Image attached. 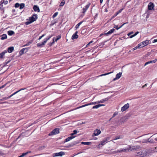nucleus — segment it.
<instances>
[{"label":"nucleus","mask_w":157,"mask_h":157,"mask_svg":"<svg viewBox=\"0 0 157 157\" xmlns=\"http://www.w3.org/2000/svg\"><path fill=\"white\" fill-rule=\"evenodd\" d=\"M37 18V15L36 14H34L32 17L29 18V19L32 21L33 22L36 21Z\"/></svg>","instance_id":"obj_9"},{"label":"nucleus","mask_w":157,"mask_h":157,"mask_svg":"<svg viewBox=\"0 0 157 157\" xmlns=\"http://www.w3.org/2000/svg\"><path fill=\"white\" fill-rule=\"evenodd\" d=\"M27 153L26 152L25 153H23L21 155H22V157H24V156H25V155H27Z\"/></svg>","instance_id":"obj_47"},{"label":"nucleus","mask_w":157,"mask_h":157,"mask_svg":"<svg viewBox=\"0 0 157 157\" xmlns=\"http://www.w3.org/2000/svg\"><path fill=\"white\" fill-rule=\"evenodd\" d=\"M58 13V12H56L55 13H54L52 16V18H54L56 17Z\"/></svg>","instance_id":"obj_34"},{"label":"nucleus","mask_w":157,"mask_h":157,"mask_svg":"<svg viewBox=\"0 0 157 157\" xmlns=\"http://www.w3.org/2000/svg\"><path fill=\"white\" fill-rule=\"evenodd\" d=\"M138 48H141L140 47V46H139L138 44V45L137 46H136V47L135 48H133L132 49V50H136Z\"/></svg>","instance_id":"obj_32"},{"label":"nucleus","mask_w":157,"mask_h":157,"mask_svg":"<svg viewBox=\"0 0 157 157\" xmlns=\"http://www.w3.org/2000/svg\"><path fill=\"white\" fill-rule=\"evenodd\" d=\"M120 138V137H117V138H116L114 139L113 140H117V139H119Z\"/></svg>","instance_id":"obj_64"},{"label":"nucleus","mask_w":157,"mask_h":157,"mask_svg":"<svg viewBox=\"0 0 157 157\" xmlns=\"http://www.w3.org/2000/svg\"><path fill=\"white\" fill-rule=\"evenodd\" d=\"M83 21H81L78 24L75 26V28L77 29L79 28V26L82 23Z\"/></svg>","instance_id":"obj_24"},{"label":"nucleus","mask_w":157,"mask_h":157,"mask_svg":"<svg viewBox=\"0 0 157 157\" xmlns=\"http://www.w3.org/2000/svg\"><path fill=\"white\" fill-rule=\"evenodd\" d=\"M115 29H111L107 33H105L104 34L105 35H108V34H110L112 33H113L114 31H115Z\"/></svg>","instance_id":"obj_17"},{"label":"nucleus","mask_w":157,"mask_h":157,"mask_svg":"<svg viewBox=\"0 0 157 157\" xmlns=\"http://www.w3.org/2000/svg\"><path fill=\"white\" fill-rule=\"evenodd\" d=\"M13 95H13V94H12L11 95H10V96H8L9 97V98H10L11 97H12V96H13Z\"/></svg>","instance_id":"obj_62"},{"label":"nucleus","mask_w":157,"mask_h":157,"mask_svg":"<svg viewBox=\"0 0 157 157\" xmlns=\"http://www.w3.org/2000/svg\"><path fill=\"white\" fill-rule=\"evenodd\" d=\"M128 22H126V23H124V24H123L122 25H121L120 27H119V29L121 28L125 24H127V23Z\"/></svg>","instance_id":"obj_50"},{"label":"nucleus","mask_w":157,"mask_h":157,"mask_svg":"<svg viewBox=\"0 0 157 157\" xmlns=\"http://www.w3.org/2000/svg\"><path fill=\"white\" fill-rule=\"evenodd\" d=\"M65 155V153L63 151H60L59 152L55 153L53 154V157L56 156H62L63 155Z\"/></svg>","instance_id":"obj_7"},{"label":"nucleus","mask_w":157,"mask_h":157,"mask_svg":"<svg viewBox=\"0 0 157 157\" xmlns=\"http://www.w3.org/2000/svg\"><path fill=\"white\" fill-rule=\"evenodd\" d=\"M33 9L35 11H37L38 12H40V9L39 7L36 5H35L33 6Z\"/></svg>","instance_id":"obj_19"},{"label":"nucleus","mask_w":157,"mask_h":157,"mask_svg":"<svg viewBox=\"0 0 157 157\" xmlns=\"http://www.w3.org/2000/svg\"><path fill=\"white\" fill-rule=\"evenodd\" d=\"M117 79H118L117 78H116V77L115 78L113 79V81H114Z\"/></svg>","instance_id":"obj_60"},{"label":"nucleus","mask_w":157,"mask_h":157,"mask_svg":"<svg viewBox=\"0 0 157 157\" xmlns=\"http://www.w3.org/2000/svg\"><path fill=\"white\" fill-rule=\"evenodd\" d=\"M114 28L116 29L117 30H118L119 29V27H118V26L117 25H115L114 26Z\"/></svg>","instance_id":"obj_43"},{"label":"nucleus","mask_w":157,"mask_h":157,"mask_svg":"<svg viewBox=\"0 0 157 157\" xmlns=\"http://www.w3.org/2000/svg\"><path fill=\"white\" fill-rule=\"evenodd\" d=\"M113 71H112V72H109V73H105V74H102V75H99V76H105V75H109V74H110L112 73H113Z\"/></svg>","instance_id":"obj_27"},{"label":"nucleus","mask_w":157,"mask_h":157,"mask_svg":"<svg viewBox=\"0 0 157 157\" xmlns=\"http://www.w3.org/2000/svg\"><path fill=\"white\" fill-rule=\"evenodd\" d=\"M7 51L6 50H5L0 54V58L2 59L3 58L4 56L7 53Z\"/></svg>","instance_id":"obj_16"},{"label":"nucleus","mask_w":157,"mask_h":157,"mask_svg":"<svg viewBox=\"0 0 157 157\" xmlns=\"http://www.w3.org/2000/svg\"><path fill=\"white\" fill-rule=\"evenodd\" d=\"M75 137V136H69L65 139L64 142H68L71 140H72V139L74 138Z\"/></svg>","instance_id":"obj_15"},{"label":"nucleus","mask_w":157,"mask_h":157,"mask_svg":"<svg viewBox=\"0 0 157 157\" xmlns=\"http://www.w3.org/2000/svg\"><path fill=\"white\" fill-rule=\"evenodd\" d=\"M14 50L13 47H10L8 48L7 51L8 52L10 53L13 52Z\"/></svg>","instance_id":"obj_18"},{"label":"nucleus","mask_w":157,"mask_h":157,"mask_svg":"<svg viewBox=\"0 0 157 157\" xmlns=\"http://www.w3.org/2000/svg\"><path fill=\"white\" fill-rule=\"evenodd\" d=\"M148 142L153 143L154 140H153L150 139V138H149L147 140L143 141L142 142L143 143H147Z\"/></svg>","instance_id":"obj_20"},{"label":"nucleus","mask_w":157,"mask_h":157,"mask_svg":"<svg viewBox=\"0 0 157 157\" xmlns=\"http://www.w3.org/2000/svg\"><path fill=\"white\" fill-rule=\"evenodd\" d=\"M65 4V1L64 0H63L62 2H61L59 6H62Z\"/></svg>","instance_id":"obj_28"},{"label":"nucleus","mask_w":157,"mask_h":157,"mask_svg":"<svg viewBox=\"0 0 157 157\" xmlns=\"http://www.w3.org/2000/svg\"><path fill=\"white\" fill-rule=\"evenodd\" d=\"M20 9H21L25 7V4L24 3H21L20 4Z\"/></svg>","instance_id":"obj_25"},{"label":"nucleus","mask_w":157,"mask_h":157,"mask_svg":"<svg viewBox=\"0 0 157 157\" xmlns=\"http://www.w3.org/2000/svg\"><path fill=\"white\" fill-rule=\"evenodd\" d=\"M20 6V4L18 3H16L15 5V7L16 8H18Z\"/></svg>","instance_id":"obj_38"},{"label":"nucleus","mask_w":157,"mask_h":157,"mask_svg":"<svg viewBox=\"0 0 157 157\" xmlns=\"http://www.w3.org/2000/svg\"><path fill=\"white\" fill-rule=\"evenodd\" d=\"M91 144L90 142H82V144L86 145H90Z\"/></svg>","instance_id":"obj_26"},{"label":"nucleus","mask_w":157,"mask_h":157,"mask_svg":"<svg viewBox=\"0 0 157 157\" xmlns=\"http://www.w3.org/2000/svg\"><path fill=\"white\" fill-rule=\"evenodd\" d=\"M157 61V59H154V60H152L151 61H152V63H155L156 61Z\"/></svg>","instance_id":"obj_49"},{"label":"nucleus","mask_w":157,"mask_h":157,"mask_svg":"<svg viewBox=\"0 0 157 157\" xmlns=\"http://www.w3.org/2000/svg\"><path fill=\"white\" fill-rule=\"evenodd\" d=\"M101 132L100 130L96 129L94 131V132L93 134V136H96L98 135Z\"/></svg>","instance_id":"obj_11"},{"label":"nucleus","mask_w":157,"mask_h":157,"mask_svg":"<svg viewBox=\"0 0 157 157\" xmlns=\"http://www.w3.org/2000/svg\"><path fill=\"white\" fill-rule=\"evenodd\" d=\"M135 36V35L134 34V35H132L131 36H130L129 37H130V38H133V37H134Z\"/></svg>","instance_id":"obj_51"},{"label":"nucleus","mask_w":157,"mask_h":157,"mask_svg":"<svg viewBox=\"0 0 157 157\" xmlns=\"http://www.w3.org/2000/svg\"><path fill=\"white\" fill-rule=\"evenodd\" d=\"M2 3H4L5 5L7 4L8 2L7 1H5V0H2L1 1Z\"/></svg>","instance_id":"obj_29"},{"label":"nucleus","mask_w":157,"mask_h":157,"mask_svg":"<svg viewBox=\"0 0 157 157\" xmlns=\"http://www.w3.org/2000/svg\"><path fill=\"white\" fill-rule=\"evenodd\" d=\"M93 42V41H91L86 45L87 46L88 45H89L90 44L92 43Z\"/></svg>","instance_id":"obj_55"},{"label":"nucleus","mask_w":157,"mask_h":157,"mask_svg":"<svg viewBox=\"0 0 157 157\" xmlns=\"http://www.w3.org/2000/svg\"><path fill=\"white\" fill-rule=\"evenodd\" d=\"M25 89H26L24 88H21V89H20V90H20V91H21V90H25Z\"/></svg>","instance_id":"obj_59"},{"label":"nucleus","mask_w":157,"mask_h":157,"mask_svg":"<svg viewBox=\"0 0 157 157\" xmlns=\"http://www.w3.org/2000/svg\"><path fill=\"white\" fill-rule=\"evenodd\" d=\"M118 14H117V13H116L114 14V15L112 17V19H113V18H114L115 17H116Z\"/></svg>","instance_id":"obj_45"},{"label":"nucleus","mask_w":157,"mask_h":157,"mask_svg":"<svg viewBox=\"0 0 157 157\" xmlns=\"http://www.w3.org/2000/svg\"><path fill=\"white\" fill-rule=\"evenodd\" d=\"M148 44V40H146L143 41L138 44L139 46H140L141 48H142Z\"/></svg>","instance_id":"obj_5"},{"label":"nucleus","mask_w":157,"mask_h":157,"mask_svg":"<svg viewBox=\"0 0 157 157\" xmlns=\"http://www.w3.org/2000/svg\"><path fill=\"white\" fill-rule=\"evenodd\" d=\"M59 129L58 128H56L50 133L48 135L52 136L57 134L59 132Z\"/></svg>","instance_id":"obj_4"},{"label":"nucleus","mask_w":157,"mask_h":157,"mask_svg":"<svg viewBox=\"0 0 157 157\" xmlns=\"http://www.w3.org/2000/svg\"><path fill=\"white\" fill-rule=\"evenodd\" d=\"M8 34L10 36H11L14 34V32L11 30L9 31L8 32Z\"/></svg>","instance_id":"obj_23"},{"label":"nucleus","mask_w":157,"mask_h":157,"mask_svg":"<svg viewBox=\"0 0 157 157\" xmlns=\"http://www.w3.org/2000/svg\"><path fill=\"white\" fill-rule=\"evenodd\" d=\"M9 99V97H5L3 98L2 99H1L2 101L5 100Z\"/></svg>","instance_id":"obj_41"},{"label":"nucleus","mask_w":157,"mask_h":157,"mask_svg":"<svg viewBox=\"0 0 157 157\" xmlns=\"http://www.w3.org/2000/svg\"><path fill=\"white\" fill-rule=\"evenodd\" d=\"M128 151V148H126L124 149L123 148H121L120 150H117V152H124L126 151Z\"/></svg>","instance_id":"obj_12"},{"label":"nucleus","mask_w":157,"mask_h":157,"mask_svg":"<svg viewBox=\"0 0 157 157\" xmlns=\"http://www.w3.org/2000/svg\"><path fill=\"white\" fill-rule=\"evenodd\" d=\"M25 50H27L26 48H23L21 50L20 52L22 53H24Z\"/></svg>","instance_id":"obj_33"},{"label":"nucleus","mask_w":157,"mask_h":157,"mask_svg":"<svg viewBox=\"0 0 157 157\" xmlns=\"http://www.w3.org/2000/svg\"><path fill=\"white\" fill-rule=\"evenodd\" d=\"M121 75L122 73L121 72H119V73L117 74L116 76V78H117L118 79H119L121 76Z\"/></svg>","instance_id":"obj_22"},{"label":"nucleus","mask_w":157,"mask_h":157,"mask_svg":"<svg viewBox=\"0 0 157 157\" xmlns=\"http://www.w3.org/2000/svg\"><path fill=\"white\" fill-rule=\"evenodd\" d=\"M117 113H114L113 114V117H114L115 116L117 115Z\"/></svg>","instance_id":"obj_52"},{"label":"nucleus","mask_w":157,"mask_h":157,"mask_svg":"<svg viewBox=\"0 0 157 157\" xmlns=\"http://www.w3.org/2000/svg\"><path fill=\"white\" fill-rule=\"evenodd\" d=\"M90 5V3H89L87 5H86L82 9V13H85L86 12V10L89 7Z\"/></svg>","instance_id":"obj_10"},{"label":"nucleus","mask_w":157,"mask_h":157,"mask_svg":"<svg viewBox=\"0 0 157 157\" xmlns=\"http://www.w3.org/2000/svg\"><path fill=\"white\" fill-rule=\"evenodd\" d=\"M129 107V103L124 105L121 108V111L122 112H124L128 109Z\"/></svg>","instance_id":"obj_8"},{"label":"nucleus","mask_w":157,"mask_h":157,"mask_svg":"<svg viewBox=\"0 0 157 157\" xmlns=\"http://www.w3.org/2000/svg\"><path fill=\"white\" fill-rule=\"evenodd\" d=\"M33 22L32 21H31L29 19V21H26L25 23V24L26 25H28L31 23H32Z\"/></svg>","instance_id":"obj_30"},{"label":"nucleus","mask_w":157,"mask_h":157,"mask_svg":"<svg viewBox=\"0 0 157 157\" xmlns=\"http://www.w3.org/2000/svg\"><path fill=\"white\" fill-rule=\"evenodd\" d=\"M45 36V35L44 34H43V35H42L41 36H40L39 37L38 39L39 40L41 39L44 36Z\"/></svg>","instance_id":"obj_46"},{"label":"nucleus","mask_w":157,"mask_h":157,"mask_svg":"<svg viewBox=\"0 0 157 157\" xmlns=\"http://www.w3.org/2000/svg\"><path fill=\"white\" fill-rule=\"evenodd\" d=\"M133 32H130V33H128V34H127V35L128 36H130L131 34H133Z\"/></svg>","instance_id":"obj_48"},{"label":"nucleus","mask_w":157,"mask_h":157,"mask_svg":"<svg viewBox=\"0 0 157 157\" xmlns=\"http://www.w3.org/2000/svg\"><path fill=\"white\" fill-rule=\"evenodd\" d=\"M123 10V9H121L118 12H117V14H118L119 13H121L122 12Z\"/></svg>","instance_id":"obj_44"},{"label":"nucleus","mask_w":157,"mask_h":157,"mask_svg":"<svg viewBox=\"0 0 157 157\" xmlns=\"http://www.w3.org/2000/svg\"><path fill=\"white\" fill-rule=\"evenodd\" d=\"M52 36V35L48 36L47 38L44 39V41L42 43H38L37 44V46L39 47H43L44 45H45L47 41Z\"/></svg>","instance_id":"obj_1"},{"label":"nucleus","mask_w":157,"mask_h":157,"mask_svg":"<svg viewBox=\"0 0 157 157\" xmlns=\"http://www.w3.org/2000/svg\"><path fill=\"white\" fill-rule=\"evenodd\" d=\"M61 38V36L59 35L57 36V38L55 39V41L57 42L58 40H59Z\"/></svg>","instance_id":"obj_37"},{"label":"nucleus","mask_w":157,"mask_h":157,"mask_svg":"<svg viewBox=\"0 0 157 157\" xmlns=\"http://www.w3.org/2000/svg\"><path fill=\"white\" fill-rule=\"evenodd\" d=\"M154 8V5L153 3L150 2L148 5V9L149 10H151Z\"/></svg>","instance_id":"obj_14"},{"label":"nucleus","mask_w":157,"mask_h":157,"mask_svg":"<svg viewBox=\"0 0 157 157\" xmlns=\"http://www.w3.org/2000/svg\"><path fill=\"white\" fill-rule=\"evenodd\" d=\"M156 42H157V39L154 40L152 42L153 43H155Z\"/></svg>","instance_id":"obj_53"},{"label":"nucleus","mask_w":157,"mask_h":157,"mask_svg":"<svg viewBox=\"0 0 157 157\" xmlns=\"http://www.w3.org/2000/svg\"><path fill=\"white\" fill-rule=\"evenodd\" d=\"M99 107H100V106H99V105L98 104V105L94 106L92 108L93 109H98Z\"/></svg>","instance_id":"obj_35"},{"label":"nucleus","mask_w":157,"mask_h":157,"mask_svg":"<svg viewBox=\"0 0 157 157\" xmlns=\"http://www.w3.org/2000/svg\"><path fill=\"white\" fill-rule=\"evenodd\" d=\"M147 155V152L145 151H140L137 153V155L138 156L144 157Z\"/></svg>","instance_id":"obj_6"},{"label":"nucleus","mask_w":157,"mask_h":157,"mask_svg":"<svg viewBox=\"0 0 157 157\" xmlns=\"http://www.w3.org/2000/svg\"><path fill=\"white\" fill-rule=\"evenodd\" d=\"M78 32L76 31L74 34L71 37V39L74 40L75 39H77L78 37V36L77 35Z\"/></svg>","instance_id":"obj_13"},{"label":"nucleus","mask_w":157,"mask_h":157,"mask_svg":"<svg viewBox=\"0 0 157 157\" xmlns=\"http://www.w3.org/2000/svg\"><path fill=\"white\" fill-rule=\"evenodd\" d=\"M85 106V105H82L79 107H78V108H82V107H84Z\"/></svg>","instance_id":"obj_61"},{"label":"nucleus","mask_w":157,"mask_h":157,"mask_svg":"<svg viewBox=\"0 0 157 157\" xmlns=\"http://www.w3.org/2000/svg\"><path fill=\"white\" fill-rule=\"evenodd\" d=\"M90 103H89L85 104V106H88V105H90Z\"/></svg>","instance_id":"obj_56"},{"label":"nucleus","mask_w":157,"mask_h":157,"mask_svg":"<svg viewBox=\"0 0 157 157\" xmlns=\"http://www.w3.org/2000/svg\"><path fill=\"white\" fill-rule=\"evenodd\" d=\"M139 32H136L135 34V36H136V35H137L138 33H139Z\"/></svg>","instance_id":"obj_57"},{"label":"nucleus","mask_w":157,"mask_h":157,"mask_svg":"<svg viewBox=\"0 0 157 157\" xmlns=\"http://www.w3.org/2000/svg\"><path fill=\"white\" fill-rule=\"evenodd\" d=\"M108 100V99L107 98H105V99H103L104 102H105V101H107Z\"/></svg>","instance_id":"obj_54"},{"label":"nucleus","mask_w":157,"mask_h":157,"mask_svg":"<svg viewBox=\"0 0 157 157\" xmlns=\"http://www.w3.org/2000/svg\"><path fill=\"white\" fill-rule=\"evenodd\" d=\"M104 100L103 99H102L100 101H97L98 103H104Z\"/></svg>","instance_id":"obj_39"},{"label":"nucleus","mask_w":157,"mask_h":157,"mask_svg":"<svg viewBox=\"0 0 157 157\" xmlns=\"http://www.w3.org/2000/svg\"><path fill=\"white\" fill-rule=\"evenodd\" d=\"M90 105H95V104H98V102H97V101L95 102H90Z\"/></svg>","instance_id":"obj_42"},{"label":"nucleus","mask_w":157,"mask_h":157,"mask_svg":"<svg viewBox=\"0 0 157 157\" xmlns=\"http://www.w3.org/2000/svg\"><path fill=\"white\" fill-rule=\"evenodd\" d=\"M140 147L139 145L129 146L128 148V151H132L139 149Z\"/></svg>","instance_id":"obj_3"},{"label":"nucleus","mask_w":157,"mask_h":157,"mask_svg":"<svg viewBox=\"0 0 157 157\" xmlns=\"http://www.w3.org/2000/svg\"><path fill=\"white\" fill-rule=\"evenodd\" d=\"M109 138L107 137L103 139V140L101 142L100 144L98 145V147L100 148V147L105 145L106 143L107 142V141L109 140Z\"/></svg>","instance_id":"obj_2"},{"label":"nucleus","mask_w":157,"mask_h":157,"mask_svg":"<svg viewBox=\"0 0 157 157\" xmlns=\"http://www.w3.org/2000/svg\"><path fill=\"white\" fill-rule=\"evenodd\" d=\"M152 63V61H150L148 62H146V63H145V64H144V66H146L148 64H150V63Z\"/></svg>","instance_id":"obj_40"},{"label":"nucleus","mask_w":157,"mask_h":157,"mask_svg":"<svg viewBox=\"0 0 157 157\" xmlns=\"http://www.w3.org/2000/svg\"><path fill=\"white\" fill-rule=\"evenodd\" d=\"M3 3H2V2H0V10H3Z\"/></svg>","instance_id":"obj_31"},{"label":"nucleus","mask_w":157,"mask_h":157,"mask_svg":"<svg viewBox=\"0 0 157 157\" xmlns=\"http://www.w3.org/2000/svg\"><path fill=\"white\" fill-rule=\"evenodd\" d=\"M99 105L100 107H101V106H105V105H104V104H99Z\"/></svg>","instance_id":"obj_63"},{"label":"nucleus","mask_w":157,"mask_h":157,"mask_svg":"<svg viewBox=\"0 0 157 157\" xmlns=\"http://www.w3.org/2000/svg\"><path fill=\"white\" fill-rule=\"evenodd\" d=\"M7 38V36L6 34H3L2 35L1 37V39L4 40Z\"/></svg>","instance_id":"obj_21"},{"label":"nucleus","mask_w":157,"mask_h":157,"mask_svg":"<svg viewBox=\"0 0 157 157\" xmlns=\"http://www.w3.org/2000/svg\"><path fill=\"white\" fill-rule=\"evenodd\" d=\"M147 86V84H145L142 87L143 88H144L146 86Z\"/></svg>","instance_id":"obj_58"},{"label":"nucleus","mask_w":157,"mask_h":157,"mask_svg":"<svg viewBox=\"0 0 157 157\" xmlns=\"http://www.w3.org/2000/svg\"><path fill=\"white\" fill-rule=\"evenodd\" d=\"M73 132L71 134V136H73V135L76 134L77 133V131L76 130H74L73 131Z\"/></svg>","instance_id":"obj_36"}]
</instances>
